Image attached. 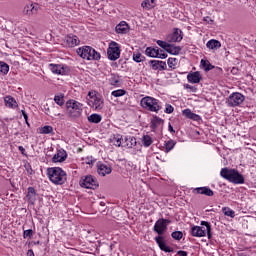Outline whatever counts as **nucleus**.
Masks as SVG:
<instances>
[{
	"mask_svg": "<svg viewBox=\"0 0 256 256\" xmlns=\"http://www.w3.org/2000/svg\"><path fill=\"white\" fill-rule=\"evenodd\" d=\"M206 47L208 49H212L214 51H217V49H221V42L215 39L209 40L206 43Z\"/></svg>",
	"mask_w": 256,
	"mask_h": 256,
	"instance_id": "24",
	"label": "nucleus"
},
{
	"mask_svg": "<svg viewBox=\"0 0 256 256\" xmlns=\"http://www.w3.org/2000/svg\"><path fill=\"white\" fill-rule=\"evenodd\" d=\"M47 175L54 185H63L67 181V173L60 167L48 168Z\"/></svg>",
	"mask_w": 256,
	"mask_h": 256,
	"instance_id": "3",
	"label": "nucleus"
},
{
	"mask_svg": "<svg viewBox=\"0 0 256 256\" xmlns=\"http://www.w3.org/2000/svg\"><path fill=\"white\" fill-rule=\"evenodd\" d=\"M4 101H5L6 107H11V108L17 107V101H15L14 98L11 96H6L4 98Z\"/></svg>",
	"mask_w": 256,
	"mask_h": 256,
	"instance_id": "29",
	"label": "nucleus"
},
{
	"mask_svg": "<svg viewBox=\"0 0 256 256\" xmlns=\"http://www.w3.org/2000/svg\"><path fill=\"white\" fill-rule=\"evenodd\" d=\"M183 115L187 117V119H193L194 121H197V119H199V115L191 112V110L189 109L183 110Z\"/></svg>",
	"mask_w": 256,
	"mask_h": 256,
	"instance_id": "30",
	"label": "nucleus"
},
{
	"mask_svg": "<svg viewBox=\"0 0 256 256\" xmlns=\"http://www.w3.org/2000/svg\"><path fill=\"white\" fill-rule=\"evenodd\" d=\"M126 141L130 140V145L127 144V147H135L137 145V140L134 137L125 138Z\"/></svg>",
	"mask_w": 256,
	"mask_h": 256,
	"instance_id": "46",
	"label": "nucleus"
},
{
	"mask_svg": "<svg viewBox=\"0 0 256 256\" xmlns=\"http://www.w3.org/2000/svg\"><path fill=\"white\" fill-rule=\"evenodd\" d=\"M173 111H175V108H173V106L170 104H166L165 113L171 114Z\"/></svg>",
	"mask_w": 256,
	"mask_h": 256,
	"instance_id": "49",
	"label": "nucleus"
},
{
	"mask_svg": "<svg viewBox=\"0 0 256 256\" xmlns=\"http://www.w3.org/2000/svg\"><path fill=\"white\" fill-rule=\"evenodd\" d=\"M168 131H170V133H175V129H173V126L171 124H169L168 126Z\"/></svg>",
	"mask_w": 256,
	"mask_h": 256,
	"instance_id": "52",
	"label": "nucleus"
},
{
	"mask_svg": "<svg viewBox=\"0 0 256 256\" xmlns=\"http://www.w3.org/2000/svg\"><path fill=\"white\" fill-rule=\"evenodd\" d=\"M193 192H197L198 195H206V197H213L214 192L213 190H211V188L209 187H199V188H195L193 190Z\"/></svg>",
	"mask_w": 256,
	"mask_h": 256,
	"instance_id": "19",
	"label": "nucleus"
},
{
	"mask_svg": "<svg viewBox=\"0 0 256 256\" xmlns=\"http://www.w3.org/2000/svg\"><path fill=\"white\" fill-rule=\"evenodd\" d=\"M112 169L109 164H103L99 162L97 164V173L98 175H101L102 177H105V175H110Z\"/></svg>",
	"mask_w": 256,
	"mask_h": 256,
	"instance_id": "14",
	"label": "nucleus"
},
{
	"mask_svg": "<svg viewBox=\"0 0 256 256\" xmlns=\"http://www.w3.org/2000/svg\"><path fill=\"white\" fill-rule=\"evenodd\" d=\"M92 99H93V101H91L92 107H94L96 111H101V109H103V100L98 97H94Z\"/></svg>",
	"mask_w": 256,
	"mask_h": 256,
	"instance_id": "26",
	"label": "nucleus"
},
{
	"mask_svg": "<svg viewBox=\"0 0 256 256\" xmlns=\"http://www.w3.org/2000/svg\"><path fill=\"white\" fill-rule=\"evenodd\" d=\"M22 115L27 123V119H29V117L27 116V112H25V110H22Z\"/></svg>",
	"mask_w": 256,
	"mask_h": 256,
	"instance_id": "51",
	"label": "nucleus"
},
{
	"mask_svg": "<svg viewBox=\"0 0 256 256\" xmlns=\"http://www.w3.org/2000/svg\"><path fill=\"white\" fill-rule=\"evenodd\" d=\"M165 153H169V151H173L175 145H177V142H175L174 140H169L167 142H165Z\"/></svg>",
	"mask_w": 256,
	"mask_h": 256,
	"instance_id": "31",
	"label": "nucleus"
},
{
	"mask_svg": "<svg viewBox=\"0 0 256 256\" xmlns=\"http://www.w3.org/2000/svg\"><path fill=\"white\" fill-rule=\"evenodd\" d=\"M140 105L146 111H151L152 113H159L161 111V102L151 96H146L141 99Z\"/></svg>",
	"mask_w": 256,
	"mask_h": 256,
	"instance_id": "4",
	"label": "nucleus"
},
{
	"mask_svg": "<svg viewBox=\"0 0 256 256\" xmlns=\"http://www.w3.org/2000/svg\"><path fill=\"white\" fill-rule=\"evenodd\" d=\"M201 79L202 77L199 71L192 72L187 75V80L189 83H194V84L201 83Z\"/></svg>",
	"mask_w": 256,
	"mask_h": 256,
	"instance_id": "18",
	"label": "nucleus"
},
{
	"mask_svg": "<svg viewBox=\"0 0 256 256\" xmlns=\"http://www.w3.org/2000/svg\"><path fill=\"white\" fill-rule=\"evenodd\" d=\"M223 213L227 217H231L232 219L235 217V211H233L231 208H223Z\"/></svg>",
	"mask_w": 256,
	"mask_h": 256,
	"instance_id": "42",
	"label": "nucleus"
},
{
	"mask_svg": "<svg viewBox=\"0 0 256 256\" xmlns=\"http://www.w3.org/2000/svg\"><path fill=\"white\" fill-rule=\"evenodd\" d=\"M204 21L206 23H208L209 25H211L213 23V19H211V17H209V16L204 17Z\"/></svg>",
	"mask_w": 256,
	"mask_h": 256,
	"instance_id": "50",
	"label": "nucleus"
},
{
	"mask_svg": "<svg viewBox=\"0 0 256 256\" xmlns=\"http://www.w3.org/2000/svg\"><path fill=\"white\" fill-rule=\"evenodd\" d=\"M150 64L152 65V69L154 71H157V69H160V71H165L167 69V63L159 60H151Z\"/></svg>",
	"mask_w": 256,
	"mask_h": 256,
	"instance_id": "20",
	"label": "nucleus"
},
{
	"mask_svg": "<svg viewBox=\"0 0 256 256\" xmlns=\"http://www.w3.org/2000/svg\"><path fill=\"white\" fill-rule=\"evenodd\" d=\"M157 45L161 47V49H164L167 53H170V55H179L181 53V47L175 46L169 42H165L162 40H157Z\"/></svg>",
	"mask_w": 256,
	"mask_h": 256,
	"instance_id": "9",
	"label": "nucleus"
},
{
	"mask_svg": "<svg viewBox=\"0 0 256 256\" xmlns=\"http://www.w3.org/2000/svg\"><path fill=\"white\" fill-rule=\"evenodd\" d=\"M37 11H39V5L30 3L24 7L23 13L24 15L31 17V15H37Z\"/></svg>",
	"mask_w": 256,
	"mask_h": 256,
	"instance_id": "13",
	"label": "nucleus"
},
{
	"mask_svg": "<svg viewBox=\"0 0 256 256\" xmlns=\"http://www.w3.org/2000/svg\"><path fill=\"white\" fill-rule=\"evenodd\" d=\"M0 73L7 75L9 73V66L5 62H0Z\"/></svg>",
	"mask_w": 256,
	"mask_h": 256,
	"instance_id": "36",
	"label": "nucleus"
},
{
	"mask_svg": "<svg viewBox=\"0 0 256 256\" xmlns=\"http://www.w3.org/2000/svg\"><path fill=\"white\" fill-rule=\"evenodd\" d=\"M100 205H101L102 207H105V204H104V202H101V203H100Z\"/></svg>",
	"mask_w": 256,
	"mask_h": 256,
	"instance_id": "56",
	"label": "nucleus"
},
{
	"mask_svg": "<svg viewBox=\"0 0 256 256\" xmlns=\"http://www.w3.org/2000/svg\"><path fill=\"white\" fill-rule=\"evenodd\" d=\"M172 239H175V241H181L183 239V232L181 231H174L171 234Z\"/></svg>",
	"mask_w": 256,
	"mask_h": 256,
	"instance_id": "38",
	"label": "nucleus"
},
{
	"mask_svg": "<svg viewBox=\"0 0 256 256\" xmlns=\"http://www.w3.org/2000/svg\"><path fill=\"white\" fill-rule=\"evenodd\" d=\"M243 101H245V96L239 92H234L226 99V105L227 107H239Z\"/></svg>",
	"mask_w": 256,
	"mask_h": 256,
	"instance_id": "8",
	"label": "nucleus"
},
{
	"mask_svg": "<svg viewBox=\"0 0 256 256\" xmlns=\"http://www.w3.org/2000/svg\"><path fill=\"white\" fill-rule=\"evenodd\" d=\"M109 83H110V85L117 87V85H119V76L111 75V77L109 79Z\"/></svg>",
	"mask_w": 256,
	"mask_h": 256,
	"instance_id": "40",
	"label": "nucleus"
},
{
	"mask_svg": "<svg viewBox=\"0 0 256 256\" xmlns=\"http://www.w3.org/2000/svg\"><path fill=\"white\" fill-rule=\"evenodd\" d=\"M141 7L145 11H151V9H155V0H143Z\"/></svg>",
	"mask_w": 256,
	"mask_h": 256,
	"instance_id": "23",
	"label": "nucleus"
},
{
	"mask_svg": "<svg viewBox=\"0 0 256 256\" xmlns=\"http://www.w3.org/2000/svg\"><path fill=\"white\" fill-rule=\"evenodd\" d=\"M23 237L24 239H31V237H33V230L32 229L25 230L23 233Z\"/></svg>",
	"mask_w": 256,
	"mask_h": 256,
	"instance_id": "45",
	"label": "nucleus"
},
{
	"mask_svg": "<svg viewBox=\"0 0 256 256\" xmlns=\"http://www.w3.org/2000/svg\"><path fill=\"white\" fill-rule=\"evenodd\" d=\"M171 223V220L168 219H158L154 225L153 231L158 234L154 238L156 241L159 249L161 251H164V253H173V248L169 247L167 245V242H165V237H163V234L165 231H167V226Z\"/></svg>",
	"mask_w": 256,
	"mask_h": 256,
	"instance_id": "1",
	"label": "nucleus"
},
{
	"mask_svg": "<svg viewBox=\"0 0 256 256\" xmlns=\"http://www.w3.org/2000/svg\"><path fill=\"white\" fill-rule=\"evenodd\" d=\"M201 225L193 226L191 228V235L193 237H205V235H208V239H211V224L207 221H202Z\"/></svg>",
	"mask_w": 256,
	"mask_h": 256,
	"instance_id": "7",
	"label": "nucleus"
},
{
	"mask_svg": "<svg viewBox=\"0 0 256 256\" xmlns=\"http://www.w3.org/2000/svg\"><path fill=\"white\" fill-rule=\"evenodd\" d=\"M157 59H167V53H165V50H161V48H158V56H156Z\"/></svg>",
	"mask_w": 256,
	"mask_h": 256,
	"instance_id": "44",
	"label": "nucleus"
},
{
	"mask_svg": "<svg viewBox=\"0 0 256 256\" xmlns=\"http://www.w3.org/2000/svg\"><path fill=\"white\" fill-rule=\"evenodd\" d=\"M64 43H66V47H77L80 41L79 38L75 35H68L64 39Z\"/></svg>",
	"mask_w": 256,
	"mask_h": 256,
	"instance_id": "15",
	"label": "nucleus"
},
{
	"mask_svg": "<svg viewBox=\"0 0 256 256\" xmlns=\"http://www.w3.org/2000/svg\"><path fill=\"white\" fill-rule=\"evenodd\" d=\"M220 176L234 185H243L245 183V177L239 171L232 168H222L220 171Z\"/></svg>",
	"mask_w": 256,
	"mask_h": 256,
	"instance_id": "2",
	"label": "nucleus"
},
{
	"mask_svg": "<svg viewBox=\"0 0 256 256\" xmlns=\"http://www.w3.org/2000/svg\"><path fill=\"white\" fill-rule=\"evenodd\" d=\"M101 115L99 114H91L89 117H88V121L89 123H101Z\"/></svg>",
	"mask_w": 256,
	"mask_h": 256,
	"instance_id": "32",
	"label": "nucleus"
},
{
	"mask_svg": "<svg viewBox=\"0 0 256 256\" xmlns=\"http://www.w3.org/2000/svg\"><path fill=\"white\" fill-rule=\"evenodd\" d=\"M40 133L42 135H49V134L53 135V127L52 126H43L40 128Z\"/></svg>",
	"mask_w": 256,
	"mask_h": 256,
	"instance_id": "35",
	"label": "nucleus"
},
{
	"mask_svg": "<svg viewBox=\"0 0 256 256\" xmlns=\"http://www.w3.org/2000/svg\"><path fill=\"white\" fill-rule=\"evenodd\" d=\"M145 59V56L141 55V53L133 54V60L136 63H141Z\"/></svg>",
	"mask_w": 256,
	"mask_h": 256,
	"instance_id": "43",
	"label": "nucleus"
},
{
	"mask_svg": "<svg viewBox=\"0 0 256 256\" xmlns=\"http://www.w3.org/2000/svg\"><path fill=\"white\" fill-rule=\"evenodd\" d=\"M167 63L170 69H177V63H178L177 58H169Z\"/></svg>",
	"mask_w": 256,
	"mask_h": 256,
	"instance_id": "37",
	"label": "nucleus"
},
{
	"mask_svg": "<svg viewBox=\"0 0 256 256\" xmlns=\"http://www.w3.org/2000/svg\"><path fill=\"white\" fill-rule=\"evenodd\" d=\"M163 124V119L159 118V117H155L152 122H151V129H157L159 127V125Z\"/></svg>",
	"mask_w": 256,
	"mask_h": 256,
	"instance_id": "33",
	"label": "nucleus"
},
{
	"mask_svg": "<svg viewBox=\"0 0 256 256\" xmlns=\"http://www.w3.org/2000/svg\"><path fill=\"white\" fill-rule=\"evenodd\" d=\"M153 144V139L149 135H145L143 137V145L144 147H150Z\"/></svg>",
	"mask_w": 256,
	"mask_h": 256,
	"instance_id": "39",
	"label": "nucleus"
},
{
	"mask_svg": "<svg viewBox=\"0 0 256 256\" xmlns=\"http://www.w3.org/2000/svg\"><path fill=\"white\" fill-rule=\"evenodd\" d=\"M66 111L69 117L77 119L83 113V104L75 100H68L66 102Z\"/></svg>",
	"mask_w": 256,
	"mask_h": 256,
	"instance_id": "6",
	"label": "nucleus"
},
{
	"mask_svg": "<svg viewBox=\"0 0 256 256\" xmlns=\"http://www.w3.org/2000/svg\"><path fill=\"white\" fill-rule=\"evenodd\" d=\"M116 33L125 34L129 31V24L125 21L120 22L116 26Z\"/></svg>",
	"mask_w": 256,
	"mask_h": 256,
	"instance_id": "22",
	"label": "nucleus"
},
{
	"mask_svg": "<svg viewBox=\"0 0 256 256\" xmlns=\"http://www.w3.org/2000/svg\"><path fill=\"white\" fill-rule=\"evenodd\" d=\"M67 159V152L63 149L57 151V153L53 156V163H63Z\"/></svg>",
	"mask_w": 256,
	"mask_h": 256,
	"instance_id": "17",
	"label": "nucleus"
},
{
	"mask_svg": "<svg viewBox=\"0 0 256 256\" xmlns=\"http://www.w3.org/2000/svg\"><path fill=\"white\" fill-rule=\"evenodd\" d=\"M121 141H123V136L120 134H114L110 137V143L115 145V147H121Z\"/></svg>",
	"mask_w": 256,
	"mask_h": 256,
	"instance_id": "25",
	"label": "nucleus"
},
{
	"mask_svg": "<svg viewBox=\"0 0 256 256\" xmlns=\"http://www.w3.org/2000/svg\"><path fill=\"white\" fill-rule=\"evenodd\" d=\"M108 59L110 61H117L121 57V48L117 42H111L107 50Z\"/></svg>",
	"mask_w": 256,
	"mask_h": 256,
	"instance_id": "11",
	"label": "nucleus"
},
{
	"mask_svg": "<svg viewBox=\"0 0 256 256\" xmlns=\"http://www.w3.org/2000/svg\"><path fill=\"white\" fill-rule=\"evenodd\" d=\"M77 55L82 59H86L87 61H99L101 59V54L96 52L95 49L90 46H83L77 49Z\"/></svg>",
	"mask_w": 256,
	"mask_h": 256,
	"instance_id": "5",
	"label": "nucleus"
},
{
	"mask_svg": "<svg viewBox=\"0 0 256 256\" xmlns=\"http://www.w3.org/2000/svg\"><path fill=\"white\" fill-rule=\"evenodd\" d=\"M84 161L87 165H93V163H95V159L93 158V156L86 157Z\"/></svg>",
	"mask_w": 256,
	"mask_h": 256,
	"instance_id": "47",
	"label": "nucleus"
},
{
	"mask_svg": "<svg viewBox=\"0 0 256 256\" xmlns=\"http://www.w3.org/2000/svg\"><path fill=\"white\" fill-rule=\"evenodd\" d=\"M18 149L21 151L22 155H25V148L23 146H19Z\"/></svg>",
	"mask_w": 256,
	"mask_h": 256,
	"instance_id": "54",
	"label": "nucleus"
},
{
	"mask_svg": "<svg viewBox=\"0 0 256 256\" xmlns=\"http://www.w3.org/2000/svg\"><path fill=\"white\" fill-rule=\"evenodd\" d=\"M201 65L205 69V71H211V69H215V66H213L208 60L202 59Z\"/></svg>",
	"mask_w": 256,
	"mask_h": 256,
	"instance_id": "34",
	"label": "nucleus"
},
{
	"mask_svg": "<svg viewBox=\"0 0 256 256\" xmlns=\"http://www.w3.org/2000/svg\"><path fill=\"white\" fill-rule=\"evenodd\" d=\"M27 256H35V253L33 252V250H28Z\"/></svg>",
	"mask_w": 256,
	"mask_h": 256,
	"instance_id": "55",
	"label": "nucleus"
},
{
	"mask_svg": "<svg viewBox=\"0 0 256 256\" xmlns=\"http://www.w3.org/2000/svg\"><path fill=\"white\" fill-rule=\"evenodd\" d=\"M145 54L148 57L157 58V56L159 55V47H155V48L148 47L146 48Z\"/></svg>",
	"mask_w": 256,
	"mask_h": 256,
	"instance_id": "27",
	"label": "nucleus"
},
{
	"mask_svg": "<svg viewBox=\"0 0 256 256\" xmlns=\"http://www.w3.org/2000/svg\"><path fill=\"white\" fill-rule=\"evenodd\" d=\"M183 41V31L179 28H175L172 33L166 37V43H180Z\"/></svg>",
	"mask_w": 256,
	"mask_h": 256,
	"instance_id": "12",
	"label": "nucleus"
},
{
	"mask_svg": "<svg viewBox=\"0 0 256 256\" xmlns=\"http://www.w3.org/2000/svg\"><path fill=\"white\" fill-rule=\"evenodd\" d=\"M80 185L85 189L95 190L99 188V181H97V178H95L94 176H85L81 178Z\"/></svg>",
	"mask_w": 256,
	"mask_h": 256,
	"instance_id": "10",
	"label": "nucleus"
},
{
	"mask_svg": "<svg viewBox=\"0 0 256 256\" xmlns=\"http://www.w3.org/2000/svg\"><path fill=\"white\" fill-rule=\"evenodd\" d=\"M49 69L54 75H65V66L63 64H49Z\"/></svg>",
	"mask_w": 256,
	"mask_h": 256,
	"instance_id": "16",
	"label": "nucleus"
},
{
	"mask_svg": "<svg viewBox=\"0 0 256 256\" xmlns=\"http://www.w3.org/2000/svg\"><path fill=\"white\" fill-rule=\"evenodd\" d=\"M125 93H127V91H125L123 89H119V90L112 91L111 95H112V97H123V95H125Z\"/></svg>",
	"mask_w": 256,
	"mask_h": 256,
	"instance_id": "41",
	"label": "nucleus"
},
{
	"mask_svg": "<svg viewBox=\"0 0 256 256\" xmlns=\"http://www.w3.org/2000/svg\"><path fill=\"white\" fill-rule=\"evenodd\" d=\"M26 199L28 203H31V205H33L35 201H37V192H35V188L33 187L28 188Z\"/></svg>",
	"mask_w": 256,
	"mask_h": 256,
	"instance_id": "21",
	"label": "nucleus"
},
{
	"mask_svg": "<svg viewBox=\"0 0 256 256\" xmlns=\"http://www.w3.org/2000/svg\"><path fill=\"white\" fill-rule=\"evenodd\" d=\"M54 102L56 105H59V107H63L65 105V95L59 94L54 96Z\"/></svg>",
	"mask_w": 256,
	"mask_h": 256,
	"instance_id": "28",
	"label": "nucleus"
},
{
	"mask_svg": "<svg viewBox=\"0 0 256 256\" xmlns=\"http://www.w3.org/2000/svg\"><path fill=\"white\" fill-rule=\"evenodd\" d=\"M184 89H189L192 93H197V87L191 86L189 84H184Z\"/></svg>",
	"mask_w": 256,
	"mask_h": 256,
	"instance_id": "48",
	"label": "nucleus"
},
{
	"mask_svg": "<svg viewBox=\"0 0 256 256\" xmlns=\"http://www.w3.org/2000/svg\"><path fill=\"white\" fill-rule=\"evenodd\" d=\"M178 255H180V256H187V252H185L183 250H180V251H178Z\"/></svg>",
	"mask_w": 256,
	"mask_h": 256,
	"instance_id": "53",
	"label": "nucleus"
}]
</instances>
